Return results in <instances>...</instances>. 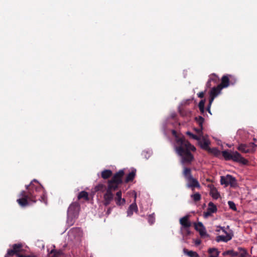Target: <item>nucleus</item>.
Segmentation results:
<instances>
[{
	"mask_svg": "<svg viewBox=\"0 0 257 257\" xmlns=\"http://www.w3.org/2000/svg\"><path fill=\"white\" fill-rule=\"evenodd\" d=\"M172 134L175 138V151L180 157V163L182 165H191L194 160L192 152L196 151V148L187 141L183 135H179L173 130Z\"/></svg>",
	"mask_w": 257,
	"mask_h": 257,
	"instance_id": "f257e3e1",
	"label": "nucleus"
},
{
	"mask_svg": "<svg viewBox=\"0 0 257 257\" xmlns=\"http://www.w3.org/2000/svg\"><path fill=\"white\" fill-rule=\"evenodd\" d=\"M26 188L30 201L36 202L37 200H40L46 203L44 188L36 179L31 181L29 185H26Z\"/></svg>",
	"mask_w": 257,
	"mask_h": 257,
	"instance_id": "f03ea898",
	"label": "nucleus"
},
{
	"mask_svg": "<svg viewBox=\"0 0 257 257\" xmlns=\"http://www.w3.org/2000/svg\"><path fill=\"white\" fill-rule=\"evenodd\" d=\"M182 174L187 182L186 186L188 188H191L193 191L195 188H200V185L197 179L193 177L190 168L184 167Z\"/></svg>",
	"mask_w": 257,
	"mask_h": 257,
	"instance_id": "7ed1b4c3",
	"label": "nucleus"
},
{
	"mask_svg": "<svg viewBox=\"0 0 257 257\" xmlns=\"http://www.w3.org/2000/svg\"><path fill=\"white\" fill-rule=\"evenodd\" d=\"M222 155L226 161L232 160L234 162H238L243 165H246L248 161L242 157L237 151L231 152L228 150H225L222 152Z\"/></svg>",
	"mask_w": 257,
	"mask_h": 257,
	"instance_id": "20e7f679",
	"label": "nucleus"
},
{
	"mask_svg": "<svg viewBox=\"0 0 257 257\" xmlns=\"http://www.w3.org/2000/svg\"><path fill=\"white\" fill-rule=\"evenodd\" d=\"M80 210V205L78 202L72 203L67 210V223L70 225L74 223V220L77 218Z\"/></svg>",
	"mask_w": 257,
	"mask_h": 257,
	"instance_id": "39448f33",
	"label": "nucleus"
},
{
	"mask_svg": "<svg viewBox=\"0 0 257 257\" xmlns=\"http://www.w3.org/2000/svg\"><path fill=\"white\" fill-rule=\"evenodd\" d=\"M179 223L181 225L180 232L184 238H187L191 234L190 227L192 225L189 220V215H186L179 219Z\"/></svg>",
	"mask_w": 257,
	"mask_h": 257,
	"instance_id": "423d86ee",
	"label": "nucleus"
},
{
	"mask_svg": "<svg viewBox=\"0 0 257 257\" xmlns=\"http://www.w3.org/2000/svg\"><path fill=\"white\" fill-rule=\"evenodd\" d=\"M23 247V245L21 243L13 244L12 245V248L9 249L7 250V252L5 255V257H11L14 255H16L17 257H31V255L20 254V253H22L24 251Z\"/></svg>",
	"mask_w": 257,
	"mask_h": 257,
	"instance_id": "0eeeda50",
	"label": "nucleus"
},
{
	"mask_svg": "<svg viewBox=\"0 0 257 257\" xmlns=\"http://www.w3.org/2000/svg\"><path fill=\"white\" fill-rule=\"evenodd\" d=\"M124 175L123 170H120L112 176L110 180H108L107 185L114 187V188L118 189L120 185L122 183V177Z\"/></svg>",
	"mask_w": 257,
	"mask_h": 257,
	"instance_id": "6e6552de",
	"label": "nucleus"
},
{
	"mask_svg": "<svg viewBox=\"0 0 257 257\" xmlns=\"http://www.w3.org/2000/svg\"><path fill=\"white\" fill-rule=\"evenodd\" d=\"M116 190V189L114 188V187L107 185V189L103 195V204L104 206H107L110 204V202L114 198V195L112 191H114Z\"/></svg>",
	"mask_w": 257,
	"mask_h": 257,
	"instance_id": "1a4fd4ad",
	"label": "nucleus"
},
{
	"mask_svg": "<svg viewBox=\"0 0 257 257\" xmlns=\"http://www.w3.org/2000/svg\"><path fill=\"white\" fill-rule=\"evenodd\" d=\"M256 145L253 143H250L249 145L241 144L237 147V150L243 153H253L255 151Z\"/></svg>",
	"mask_w": 257,
	"mask_h": 257,
	"instance_id": "9d476101",
	"label": "nucleus"
},
{
	"mask_svg": "<svg viewBox=\"0 0 257 257\" xmlns=\"http://www.w3.org/2000/svg\"><path fill=\"white\" fill-rule=\"evenodd\" d=\"M230 82L233 84L235 82L234 77L231 75H224L221 79V83L218 85L222 89L226 88L229 85Z\"/></svg>",
	"mask_w": 257,
	"mask_h": 257,
	"instance_id": "9b49d317",
	"label": "nucleus"
},
{
	"mask_svg": "<svg viewBox=\"0 0 257 257\" xmlns=\"http://www.w3.org/2000/svg\"><path fill=\"white\" fill-rule=\"evenodd\" d=\"M19 197L20 198L17 199V201L21 206L25 207L29 204V201H30L29 195L25 191H21Z\"/></svg>",
	"mask_w": 257,
	"mask_h": 257,
	"instance_id": "f8f14e48",
	"label": "nucleus"
},
{
	"mask_svg": "<svg viewBox=\"0 0 257 257\" xmlns=\"http://www.w3.org/2000/svg\"><path fill=\"white\" fill-rule=\"evenodd\" d=\"M194 226L195 230L199 232V234L201 237L209 236V235L207 234L205 227L202 222H194Z\"/></svg>",
	"mask_w": 257,
	"mask_h": 257,
	"instance_id": "ddd939ff",
	"label": "nucleus"
},
{
	"mask_svg": "<svg viewBox=\"0 0 257 257\" xmlns=\"http://www.w3.org/2000/svg\"><path fill=\"white\" fill-rule=\"evenodd\" d=\"M222 88L218 85L216 87H213L210 92V105L212 104L214 98L220 93Z\"/></svg>",
	"mask_w": 257,
	"mask_h": 257,
	"instance_id": "4468645a",
	"label": "nucleus"
},
{
	"mask_svg": "<svg viewBox=\"0 0 257 257\" xmlns=\"http://www.w3.org/2000/svg\"><path fill=\"white\" fill-rule=\"evenodd\" d=\"M219 81V78L215 73H212L209 76V79L207 81L206 86L207 88H210L212 85V82L213 84H217Z\"/></svg>",
	"mask_w": 257,
	"mask_h": 257,
	"instance_id": "2eb2a0df",
	"label": "nucleus"
},
{
	"mask_svg": "<svg viewBox=\"0 0 257 257\" xmlns=\"http://www.w3.org/2000/svg\"><path fill=\"white\" fill-rule=\"evenodd\" d=\"M217 210V207L213 203L210 202L208 203V207L207 211L204 212V216L205 217H207L211 215L212 213H215Z\"/></svg>",
	"mask_w": 257,
	"mask_h": 257,
	"instance_id": "dca6fc26",
	"label": "nucleus"
},
{
	"mask_svg": "<svg viewBox=\"0 0 257 257\" xmlns=\"http://www.w3.org/2000/svg\"><path fill=\"white\" fill-rule=\"evenodd\" d=\"M122 193L121 191L116 192V196L114 198L117 205L120 206L125 203V200L124 198H121Z\"/></svg>",
	"mask_w": 257,
	"mask_h": 257,
	"instance_id": "f3484780",
	"label": "nucleus"
},
{
	"mask_svg": "<svg viewBox=\"0 0 257 257\" xmlns=\"http://www.w3.org/2000/svg\"><path fill=\"white\" fill-rule=\"evenodd\" d=\"M233 236V234H227V235H218L216 237V241L218 242L223 241L226 242L230 240Z\"/></svg>",
	"mask_w": 257,
	"mask_h": 257,
	"instance_id": "a211bd4d",
	"label": "nucleus"
},
{
	"mask_svg": "<svg viewBox=\"0 0 257 257\" xmlns=\"http://www.w3.org/2000/svg\"><path fill=\"white\" fill-rule=\"evenodd\" d=\"M226 180L227 182V186L230 185L231 187H235L237 186V183L235 177L230 175H227Z\"/></svg>",
	"mask_w": 257,
	"mask_h": 257,
	"instance_id": "6ab92c4d",
	"label": "nucleus"
},
{
	"mask_svg": "<svg viewBox=\"0 0 257 257\" xmlns=\"http://www.w3.org/2000/svg\"><path fill=\"white\" fill-rule=\"evenodd\" d=\"M199 144L200 145L201 148L205 150L208 151L211 150V149L209 148V146L210 144V142L209 141L206 140L205 139H203L202 141L200 140Z\"/></svg>",
	"mask_w": 257,
	"mask_h": 257,
	"instance_id": "aec40b11",
	"label": "nucleus"
},
{
	"mask_svg": "<svg viewBox=\"0 0 257 257\" xmlns=\"http://www.w3.org/2000/svg\"><path fill=\"white\" fill-rule=\"evenodd\" d=\"M210 194L212 197L214 199H217L220 197L219 193L218 192L217 189L213 185L210 186Z\"/></svg>",
	"mask_w": 257,
	"mask_h": 257,
	"instance_id": "412c9836",
	"label": "nucleus"
},
{
	"mask_svg": "<svg viewBox=\"0 0 257 257\" xmlns=\"http://www.w3.org/2000/svg\"><path fill=\"white\" fill-rule=\"evenodd\" d=\"M138 211V206L136 203L135 202L132 203L129 207L127 213V216H131L133 214L134 212H137Z\"/></svg>",
	"mask_w": 257,
	"mask_h": 257,
	"instance_id": "4be33fe9",
	"label": "nucleus"
},
{
	"mask_svg": "<svg viewBox=\"0 0 257 257\" xmlns=\"http://www.w3.org/2000/svg\"><path fill=\"white\" fill-rule=\"evenodd\" d=\"M237 254L238 257H247L249 256L247 250L243 247H239L237 248Z\"/></svg>",
	"mask_w": 257,
	"mask_h": 257,
	"instance_id": "5701e85b",
	"label": "nucleus"
},
{
	"mask_svg": "<svg viewBox=\"0 0 257 257\" xmlns=\"http://www.w3.org/2000/svg\"><path fill=\"white\" fill-rule=\"evenodd\" d=\"M107 189V186L106 187L104 184L99 183L94 187V190L95 192H104L106 191Z\"/></svg>",
	"mask_w": 257,
	"mask_h": 257,
	"instance_id": "b1692460",
	"label": "nucleus"
},
{
	"mask_svg": "<svg viewBox=\"0 0 257 257\" xmlns=\"http://www.w3.org/2000/svg\"><path fill=\"white\" fill-rule=\"evenodd\" d=\"M112 172L110 170H104L101 172V176L103 179H107L111 177Z\"/></svg>",
	"mask_w": 257,
	"mask_h": 257,
	"instance_id": "393cba45",
	"label": "nucleus"
},
{
	"mask_svg": "<svg viewBox=\"0 0 257 257\" xmlns=\"http://www.w3.org/2000/svg\"><path fill=\"white\" fill-rule=\"evenodd\" d=\"M136 170L132 171L125 177L124 182L128 183L133 181L136 176Z\"/></svg>",
	"mask_w": 257,
	"mask_h": 257,
	"instance_id": "a878e982",
	"label": "nucleus"
},
{
	"mask_svg": "<svg viewBox=\"0 0 257 257\" xmlns=\"http://www.w3.org/2000/svg\"><path fill=\"white\" fill-rule=\"evenodd\" d=\"M50 257H60L63 254L62 250L52 249L50 252Z\"/></svg>",
	"mask_w": 257,
	"mask_h": 257,
	"instance_id": "bb28decb",
	"label": "nucleus"
},
{
	"mask_svg": "<svg viewBox=\"0 0 257 257\" xmlns=\"http://www.w3.org/2000/svg\"><path fill=\"white\" fill-rule=\"evenodd\" d=\"M209 257H218L219 251L216 248H209L208 250Z\"/></svg>",
	"mask_w": 257,
	"mask_h": 257,
	"instance_id": "cd10ccee",
	"label": "nucleus"
},
{
	"mask_svg": "<svg viewBox=\"0 0 257 257\" xmlns=\"http://www.w3.org/2000/svg\"><path fill=\"white\" fill-rule=\"evenodd\" d=\"M183 252L185 254L188 255L189 257H200L196 251L189 250L186 248H184Z\"/></svg>",
	"mask_w": 257,
	"mask_h": 257,
	"instance_id": "c85d7f7f",
	"label": "nucleus"
},
{
	"mask_svg": "<svg viewBox=\"0 0 257 257\" xmlns=\"http://www.w3.org/2000/svg\"><path fill=\"white\" fill-rule=\"evenodd\" d=\"M223 256L230 255L232 257L237 256L238 255L237 251H234L233 249L228 250L222 253Z\"/></svg>",
	"mask_w": 257,
	"mask_h": 257,
	"instance_id": "c756f323",
	"label": "nucleus"
},
{
	"mask_svg": "<svg viewBox=\"0 0 257 257\" xmlns=\"http://www.w3.org/2000/svg\"><path fill=\"white\" fill-rule=\"evenodd\" d=\"M81 199H83L86 201H88L89 200L88 194L87 192L82 191L79 193L78 195V199L80 200Z\"/></svg>",
	"mask_w": 257,
	"mask_h": 257,
	"instance_id": "7c9ffc66",
	"label": "nucleus"
},
{
	"mask_svg": "<svg viewBox=\"0 0 257 257\" xmlns=\"http://www.w3.org/2000/svg\"><path fill=\"white\" fill-rule=\"evenodd\" d=\"M191 197L195 202H197L200 200L201 196L198 192H197L194 194L191 195Z\"/></svg>",
	"mask_w": 257,
	"mask_h": 257,
	"instance_id": "2f4dec72",
	"label": "nucleus"
},
{
	"mask_svg": "<svg viewBox=\"0 0 257 257\" xmlns=\"http://www.w3.org/2000/svg\"><path fill=\"white\" fill-rule=\"evenodd\" d=\"M148 221L150 225H152L155 221V213L150 214L148 217Z\"/></svg>",
	"mask_w": 257,
	"mask_h": 257,
	"instance_id": "473e14b6",
	"label": "nucleus"
},
{
	"mask_svg": "<svg viewBox=\"0 0 257 257\" xmlns=\"http://www.w3.org/2000/svg\"><path fill=\"white\" fill-rule=\"evenodd\" d=\"M195 120L198 123L199 126L202 127V125H203V123L204 120V118L201 116H199L198 117H195Z\"/></svg>",
	"mask_w": 257,
	"mask_h": 257,
	"instance_id": "72a5a7b5",
	"label": "nucleus"
},
{
	"mask_svg": "<svg viewBox=\"0 0 257 257\" xmlns=\"http://www.w3.org/2000/svg\"><path fill=\"white\" fill-rule=\"evenodd\" d=\"M186 135L189 136V137H190L191 138H192V139L195 140H197V141H200V137L197 136V135H194L193 134H192L191 132H186Z\"/></svg>",
	"mask_w": 257,
	"mask_h": 257,
	"instance_id": "f704fd0d",
	"label": "nucleus"
},
{
	"mask_svg": "<svg viewBox=\"0 0 257 257\" xmlns=\"http://www.w3.org/2000/svg\"><path fill=\"white\" fill-rule=\"evenodd\" d=\"M202 130H203V125H202V127L200 126V127L198 128H196L194 129L195 132L198 134L197 136L200 137V139H201V137H202V136H203Z\"/></svg>",
	"mask_w": 257,
	"mask_h": 257,
	"instance_id": "c9c22d12",
	"label": "nucleus"
},
{
	"mask_svg": "<svg viewBox=\"0 0 257 257\" xmlns=\"http://www.w3.org/2000/svg\"><path fill=\"white\" fill-rule=\"evenodd\" d=\"M228 204L230 209H231L233 211H236L237 208L236 207V205L233 201H229L228 202Z\"/></svg>",
	"mask_w": 257,
	"mask_h": 257,
	"instance_id": "e433bc0d",
	"label": "nucleus"
},
{
	"mask_svg": "<svg viewBox=\"0 0 257 257\" xmlns=\"http://www.w3.org/2000/svg\"><path fill=\"white\" fill-rule=\"evenodd\" d=\"M208 152L213 153L216 156L220 154V151L217 148L211 149V150H208Z\"/></svg>",
	"mask_w": 257,
	"mask_h": 257,
	"instance_id": "4c0bfd02",
	"label": "nucleus"
},
{
	"mask_svg": "<svg viewBox=\"0 0 257 257\" xmlns=\"http://www.w3.org/2000/svg\"><path fill=\"white\" fill-rule=\"evenodd\" d=\"M226 176L225 177L221 176V178H220V183L222 185L224 184V185H225L226 186H227V180H226Z\"/></svg>",
	"mask_w": 257,
	"mask_h": 257,
	"instance_id": "58836bf2",
	"label": "nucleus"
},
{
	"mask_svg": "<svg viewBox=\"0 0 257 257\" xmlns=\"http://www.w3.org/2000/svg\"><path fill=\"white\" fill-rule=\"evenodd\" d=\"M205 102V100L202 99L199 103V104H198L199 108L204 107Z\"/></svg>",
	"mask_w": 257,
	"mask_h": 257,
	"instance_id": "ea45409f",
	"label": "nucleus"
},
{
	"mask_svg": "<svg viewBox=\"0 0 257 257\" xmlns=\"http://www.w3.org/2000/svg\"><path fill=\"white\" fill-rule=\"evenodd\" d=\"M179 112L180 114L183 116H186L187 115V112L185 111L184 110H180Z\"/></svg>",
	"mask_w": 257,
	"mask_h": 257,
	"instance_id": "a19ab883",
	"label": "nucleus"
},
{
	"mask_svg": "<svg viewBox=\"0 0 257 257\" xmlns=\"http://www.w3.org/2000/svg\"><path fill=\"white\" fill-rule=\"evenodd\" d=\"M197 96L199 98H203L204 96V92L203 91L200 92L197 94Z\"/></svg>",
	"mask_w": 257,
	"mask_h": 257,
	"instance_id": "79ce46f5",
	"label": "nucleus"
},
{
	"mask_svg": "<svg viewBox=\"0 0 257 257\" xmlns=\"http://www.w3.org/2000/svg\"><path fill=\"white\" fill-rule=\"evenodd\" d=\"M221 230L222 231L225 233L226 234V235H227V234H233L232 232H231V233H228L225 229V228L224 227H222V229H221Z\"/></svg>",
	"mask_w": 257,
	"mask_h": 257,
	"instance_id": "37998d69",
	"label": "nucleus"
},
{
	"mask_svg": "<svg viewBox=\"0 0 257 257\" xmlns=\"http://www.w3.org/2000/svg\"><path fill=\"white\" fill-rule=\"evenodd\" d=\"M211 105H210V100H209V104L208 105V106H207V110L208 111V112L209 113H210V114L211 113V112H210V107H211Z\"/></svg>",
	"mask_w": 257,
	"mask_h": 257,
	"instance_id": "c03bdc74",
	"label": "nucleus"
},
{
	"mask_svg": "<svg viewBox=\"0 0 257 257\" xmlns=\"http://www.w3.org/2000/svg\"><path fill=\"white\" fill-rule=\"evenodd\" d=\"M222 227L220 226H218L216 227V229H215V231L216 232H219L220 230H221Z\"/></svg>",
	"mask_w": 257,
	"mask_h": 257,
	"instance_id": "a18cd8bd",
	"label": "nucleus"
},
{
	"mask_svg": "<svg viewBox=\"0 0 257 257\" xmlns=\"http://www.w3.org/2000/svg\"><path fill=\"white\" fill-rule=\"evenodd\" d=\"M199 108V110H200L201 113L202 114H203L204 113V111H205L204 107H200V108Z\"/></svg>",
	"mask_w": 257,
	"mask_h": 257,
	"instance_id": "49530a36",
	"label": "nucleus"
},
{
	"mask_svg": "<svg viewBox=\"0 0 257 257\" xmlns=\"http://www.w3.org/2000/svg\"><path fill=\"white\" fill-rule=\"evenodd\" d=\"M201 241L200 240H197L195 241V244L197 245H199Z\"/></svg>",
	"mask_w": 257,
	"mask_h": 257,
	"instance_id": "de8ad7c7",
	"label": "nucleus"
},
{
	"mask_svg": "<svg viewBox=\"0 0 257 257\" xmlns=\"http://www.w3.org/2000/svg\"><path fill=\"white\" fill-rule=\"evenodd\" d=\"M110 210H111V209H110V208H109V209H108L107 211V213L108 214L110 213Z\"/></svg>",
	"mask_w": 257,
	"mask_h": 257,
	"instance_id": "09e8293b",
	"label": "nucleus"
},
{
	"mask_svg": "<svg viewBox=\"0 0 257 257\" xmlns=\"http://www.w3.org/2000/svg\"><path fill=\"white\" fill-rule=\"evenodd\" d=\"M31 257H36L35 255L31 256Z\"/></svg>",
	"mask_w": 257,
	"mask_h": 257,
	"instance_id": "8fccbe9b",
	"label": "nucleus"
}]
</instances>
